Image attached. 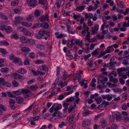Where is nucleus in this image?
<instances>
[{
  "instance_id": "0e129e2a",
  "label": "nucleus",
  "mask_w": 129,
  "mask_h": 129,
  "mask_svg": "<svg viewBox=\"0 0 129 129\" xmlns=\"http://www.w3.org/2000/svg\"><path fill=\"white\" fill-rule=\"evenodd\" d=\"M76 98V99L75 100V101L74 103V105H76V104H78V102L80 100V99L79 98Z\"/></svg>"
},
{
  "instance_id": "f03ea898",
  "label": "nucleus",
  "mask_w": 129,
  "mask_h": 129,
  "mask_svg": "<svg viewBox=\"0 0 129 129\" xmlns=\"http://www.w3.org/2000/svg\"><path fill=\"white\" fill-rule=\"evenodd\" d=\"M27 2L29 6L33 8L37 5V1L36 0H27Z\"/></svg>"
},
{
  "instance_id": "69168bd1",
  "label": "nucleus",
  "mask_w": 129,
  "mask_h": 129,
  "mask_svg": "<svg viewBox=\"0 0 129 129\" xmlns=\"http://www.w3.org/2000/svg\"><path fill=\"white\" fill-rule=\"evenodd\" d=\"M13 61L15 63H18L19 62V59L17 57H15Z\"/></svg>"
},
{
  "instance_id": "a211bd4d",
  "label": "nucleus",
  "mask_w": 129,
  "mask_h": 129,
  "mask_svg": "<svg viewBox=\"0 0 129 129\" xmlns=\"http://www.w3.org/2000/svg\"><path fill=\"white\" fill-rule=\"evenodd\" d=\"M40 11L39 10H37L34 12V14L35 17H37L40 15Z\"/></svg>"
},
{
  "instance_id": "603ef678",
  "label": "nucleus",
  "mask_w": 129,
  "mask_h": 129,
  "mask_svg": "<svg viewBox=\"0 0 129 129\" xmlns=\"http://www.w3.org/2000/svg\"><path fill=\"white\" fill-rule=\"evenodd\" d=\"M127 69L125 70L124 68L121 67V68H119L117 69V72H120V71H126Z\"/></svg>"
},
{
  "instance_id": "6e6d98bb",
  "label": "nucleus",
  "mask_w": 129,
  "mask_h": 129,
  "mask_svg": "<svg viewBox=\"0 0 129 129\" xmlns=\"http://www.w3.org/2000/svg\"><path fill=\"white\" fill-rule=\"evenodd\" d=\"M109 76L112 75L113 76V75L115 77L116 76V71H113L109 74Z\"/></svg>"
},
{
  "instance_id": "7ed1b4c3",
  "label": "nucleus",
  "mask_w": 129,
  "mask_h": 129,
  "mask_svg": "<svg viewBox=\"0 0 129 129\" xmlns=\"http://www.w3.org/2000/svg\"><path fill=\"white\" fill-rule=\"evenodd\" d=\"M75 114H74L70 115L67 118V120L69 123H72L75 118Z\"/></svg>"
},
{
  "instance_id": "864d4df0",
  "label": "nucleus",
  "mask_w": 129,
  "mask_h": 129,
  "mask_svg": "<svg viewBox=\"0 0 129 129\" xmlns=\"http://www.w3.org/2000/svg\"><path fill=\"white\" fill-rule=\"evenodd\" d=\"M109 64V66L108 67H110L111 68V69L114 70L115 69L114 68V67L115 66V65H114L113 63L112 64H111V61Z\"/></svg>"
},
{
  "instance_id": "052dcab7",
  "label": "nucleus",
  "mask_w": 129,
  "mask_h": 129,
  "mask_svg": "<svg viewBox=\"0 0 129 129\" xmlns=\"http://www.w3.org/2000/svg\"><path fill=\"white\" fill-rule=\"evenodd\" d=\"M43 62V61L41 60H37L35 62V63L37 64H40L42 63Z\"/></svg>"
},
{
  "instance_id": "bb28decb",
  "label": "nucleus",
  "mask_w": 129,
  "mask_h": 129,
  "mask_svg": "<svg viewBox=\"0 0 129 129\" xmlns=\"http://www.w3.org/2000/svg\"><path fill=\"white\" fill-rule=\"evenodd\" d=\"M9 69L8 68H2L1 69V71L2 73H6L8 72Z\"/></svg>"
},
{
  "instance_id": "c9c22d12",
  "label": "nucleus",
  "mask_w": 129,
  "mask_h": 129,
  "mask_svg": "<svg viewBox=\"0 0 129 129\" xmlns=\"http://www.w3.org/2000/svg\"><path fill=\"white\" fill-rule=\"evenodd\" d=\"M15 19L16 22H18L23 19V18L20 16L16 17L15 18Z\"/></svg>"
},
{
  "instance_id": "cd10ccee",
  "label": "nucleus",
  "mask_w": 129,
  "mask_h": 129,
  "mask_svg": "<svg viewBox=\"0 0 129 129\" xmlns=\"http://www.w3.org/2000/svg\"><path fill=\"white\" fill-rule=\"evenodd\" d=\"M1 43L3 45L7 46L9 45V44L7 41L3 40L1 42Z\"/></svg>"
},
{
  "instance_id": "393cba45",
  "label": "nucleus",
  "mask_w": 129,
  "mask_h": 129,
  "mask_svg": "<svg viewBox=\"0 0 129 129\" xmlns=\"http://www.w3.org/2000/svg\"><path fill=\"white\" fill-rule=\"evenodd\" d=\"M62 105L61 104H58L57 106H56L55 108L54 109V111H56L60 110L61 108Z\"/></svg>"
},
{
  "instance_id": "f704fd0d",
  "label": "nucleus",
  "mask_w": 129,
  "mask_h": 129,
  "mask_svg": "<svg viewBox=\"0 0 129 129\" xmlns=\"http://www.w3.org/2000/svg\"><path fill=\"white\" fill-rule=\"evenodd\" d=\"M95 100L96 102L98 104H100L102 101V100L101 97L95 99Z\"/></svg>"
},
{
  "instance_id": "1a4fd4ad",
  "label": "nucleus",
  "mask_w": 129,
  "mask_h": 129,
  "mask_svg": "<svg viewBox=\"0 0 129 129\" xmlns=\"http://www.w3.org/2000/svg\"><path fill=\"white\" fill-rule=\"evenodd\" d=\"M114 116L116 118L117 120H120L121 118V115L119 113V112H115L114 113Z\"/></svg>"
},
{
  "instance_id": "7c9ffc66",
  "label": "nucleus",
  "mask_w": 129,
  "mask_h": 129,
  "mask_svg": "<svg viewBox=\"0 0 129 129\" xmlns=\"http://www.w3.org/2000/svg\"><path fill=\"white\" fill-rule=\"evenodd\" d=\"M111 129H117V125L115 123H113L111 125Z\"/></svg>"
},
{
  "instance_id": "338daca9",
  "label": "nucleus",
  "mask_w": 129,
  "mask_h": 129,
  "mask_svg": "<svg viewBox=\"0 0 129 129\" xmlns=\"http://www.w3.org/2000/svg\"><path fill=\"white\" fill-rule=\"evenodd\" d=\"M6 28L5 25H3L1 26L0 29L2 30H5L6 31Z\"/></svg>"
},
{
  "instance_id": "6ab92c4d",
  "label": "nucleus",
  "mask_w": 129,
  "mask_h": 129,
  "mask_svg": "<svg viewBox=\"0 0 129 129\" xmlns=\"http://www.w3.org/2000/svg\"><path fill=\"white\" fill-rule=\"evenodd\" d=\"M41 23H40L39 22L38 23L35 24L33 27L32 28L33 29L36 28L41 27Z\"/></svg>"
},
{
  "instance_id": "5701e85b",
  "label": "nucleus",
  "mask_w": 129,
  "mask_h": 129,
  "mask_svg": "<svg viewBox=\"0 0 129 129\" xmlns=\"http://www.w3.org/2000/svg\"><path fill=\"white\" fill-rule=\"evenodd\" d=\"M42 33H43V36L45 35H46L47 36L49 37L50 36V34L49 32L48 31L46 30H42Z\"/></svg>"
},
{
  "instance_id": "39448f33",
  "label": "nucleus",
  "mask_w": 129,
  "mask_h": 129,
  "mask_svg": "<svg viewBox=\"0 0 129 129\" xmlns=\"http://www.w3.org/2000/svg\"><path fill=\"white\" fill-rule=\"evenodd\" d=\"M13 76L16 78L20 79L22 80H23L25 78L24 77L21 76L19 74H18L16 73H15L13 74Z\"/></svg>"
},
{
  "instance_id": "473e14b6",
  "label": "nucleus",
  "mask_w": 129,
  "mask_h": 129,
  "mask_svg": "<svg viewBox=\"0 0 129 129\" xmlns=\"http://www.w3.org/2000/svg\"><path fill=\"white\" fill-rule=\"evenodd\" d=\"M74 97H71L67 98L66 100V101L68 103L70 102L73 101L74 100Z\"/></svg>"
},
{
  "instance_id": "5fc2aeb1",
  "label": "nucleus",
  "mask_w": 129,
  "mask_h": 129,
  "mask_svg": "<svg viewBox=\"0 0 129 129\" xmlns=\"http://www.w3.org/2000/svg\"><path fill=\"white\" fill-rule=\"evenodd\" d=\"M11 36L12 37H13L14 39H18L19 38L17 34H13L12 35H11Z\"/></svg>"
},
{
  "instance_id": "f8f14e48",
  "label": "nucleus",
  "mask_w": 129,
  "mask_h": 129,
  "mask_svg": "<svg viewBox=\"0 0 129 129\" xmlns=\"http://www.w3.org/2000/svg\"><path fill=\"white\" fill-rule=\"evenodd\" d=\"M85 5L77 7L75 9V10L79 12H81L84 10L85 7Z\"/></svg>"
},
{
  "instance_id": "20e7f679",
  "label": "nucleus",
  "mask_w": 129,
  "mask_h": 129,
  "mask_svg": "<svg viewBox=\"0 0 129 129\" xmlns=\"http://www.w3.org/2000/svg\"><path fill=\"white\" fill-rule=\"evenodd\" d=\"M42 32V30H40L38 34H36L35 35L36 37L38 39H42L43 36V34Z\"/></svg>"
},
{
  "instance_id": "de8ad7c7",
  "label": "nucleus",
  "mask_w": 129,
  "mask_h": 129,
  "mask_svg": "<svg viewBox=\"0 0 129 129\" xmlns=\"http://www.w3.org/2000/svg\"><path fill=\"white\" fill-rule=\"evenodd\" d=\"M27 42L30 45L33 44L35 43V42L34 40L29 39H28Z\"/></svg>"
},
{
  "instance_id": "774afa93",
  "label": "nucleus",
  "mask_w": 129,
  "mask_h": 129,
  "mask_svg": "<svg viewBox=\"0 0 129 129\" xmlns=\"http://www.w3.org/2000/svg\"><path fill=\"white\" fill-rule=\"evenodd\" d=\"M14 104H9V106L13 110L15 109L16 108L15 106L14 105Z\"/></svg>"
},
{
  "instance_id": "6e6552de",
  "label": "nucleus",
  "mask_w": 129,
  "mask_h": 129,
  "mask_svg": "<svg viewBox=\"0 0 129 129\" xmlns=\"http://www.w3.org/2000/svg\"><path fill=\"white\" fill-rule=\"evenodd\" d=\"M22 32L25 35L27 36H31V33L25 28H23Z\"/></svg>"
},
{
  "instance_id": "b1692460",
  "label": "nucleus",
  "mask_w": 129,
  "mask_h": 129,
  "mask_svg": "<svg viewBox=\"0 0 129 129\" xmlns=\"http://www.w3.org/2000/svg\"><path fill=\"white\" fill-rule=\"evenodd\" d=\"M12 84L15 87H17L19 85L18 83L15 80H13L12 81Z\"/></svg>"
},
{
  "instance_id": "09e8293b",
  "label": "nucleus",
  "mask_w": 129,
  "mask_h": 129,
  "mask_svg": "<svg viewBox=\"0 0 129 129\" xmlns=\"http://www.w3.org/2000/svg\"><path fill=\"white\" fill-rule=\"evenodd\" d=\"M0 52L4 54H6L7 53L6 49L4 48H0Z\"/></svg>"
},
{
  "instance_id": "e2e57ef3",
  "label": "nucleus",
  "mask_w": 129,
  "mask_h": 129,
  "mask_svg": "<svg viewBox=\"0 0 129 129\" xmlns=\"http://www.w3.org/2000/svg\"><path fill=\"white\" fill-rule=\"evenodd\" d=\"M117 11L119 12V14H122L124 13V11L123 9H119L118 8L116 9Z\"/></svg>"
},
{
  "instance_id": "2eb2a0df",
  "label": "nucleus",
  "mask_w": 129,
  "mask_h": 129,
  "mask_svg": "<svg viewBox=\"0 0 129 129\" xmlns=\"http://www.w3.org/2000/svg\"><path fill=\"white\" fill-rule=\"evenodd\" d=\"M67 28L68 29L67 31L70 33L73 34H75V31H73L72 28H71L70 26L67 25Z\"/></svg>"
},
{
  "instance_id": "c85d7f7f",
  "label": "nucleus",
  "mask_w": 129,
  "mask_h": 129,
  "mask_svg": "<svg viewBox=\"0 0 129 129\" xmlns=\"http://www.w3.org/2000/svg\"><path fill=\"white\" fill-rule=\"evenodd\" d=\"M16 103L15 100L12 98L9 99V104H15Z\"/></svg>"
},
{
  "instance_id": "9d476101",
  "label": "nucleus",
  "mask_w": 129,
  "mask_h": 129,
  "mask_svg": "<svg viewBox=\"0 0 129 129\" xmlns=\"http://www.w3.org/2000/svg\"><path fill=\"white\" fill-rule=\"evenodd\" d=\"M16 101L18 104H22L23 102V100L22 97L17 96V98Z\"/></svg>"
},
{
  "instance_id": "3c124183",
  "label": "nucleus",
  "mask_w": 129,
  "mask_h": 129,
  "mask_svg": "<svg viewBox=\"0 0 129 129\" xmlns=\"http://www.w3.org/2000/svg\"><path fill=\"white\" fill-rule=\"evenodd\" d=\"M34 103H33L30 106H29L27 108L25 109V111H30L32 109V107L34 105Z\"/></svg>"
},
{
  "instance_id": "bf43d9fd",
  "label": "nucleus",
  "mask_w": 129,
  "mask_h": 129,
  "mask_svg": "<svg viewBox=\"0 0 129 129\" xmlns=\"http://www.w3.org/2000/svg\"><path fill=\"white\" fill-rule=\"evenodd\" d=\"M120 83L121 84H123L125 83V81L122 78H120L119 79Z\"/></svg>"
},
{
  "instance_id": "2f4dec72",
  "label": "nucleus",
  "mask_w": 129,
  "mask_h": 129,
  "mask_svg": "<svg viewBox=\"0 0 129 129\" xmlns=\"http://www.w3.org/2000/svg\"><path fill=\"white\" fill-rule=\"evenodd\" d=\"M13 30L12 29L11 27L9 26L7 28H6V32L7 33H10Z\"/></svg>"
},
{
  "instance_id": "dca6fc26",
  "label": "nucleus",
  "mask_w": 129,
  "mask_h": 129,
  "mask_svg": "<svg viewBox=\"0 0 129 129\" xmlns=\"http://www.w3.org/2000/svg\"><path fill=\"white\" fill-rule=\"evenodd\" d=\"M84 81L86 82V80H83L81 82V86H83L84 85V86L83 87V88L86 89L87 87V85L86 83V82L85 83Z\"/></svg>"
},
{
  "instance_id": "4be33fe9",
  "label": "nucleus",
  "mask_w": 129,
  "mask_h": 129,
  "mask_svg": "<svg viewBox=\"0 0 129 129\" xmlns=\"http://www.w3.org/2000/svg\"><path fill=\"white\" fill-rule=\"evenodd\" d=\"M19 3V1L18 0H15L13 1L11 3V5L12 6H14L18 5Z\"/></svg>"
},
{
  "instance_id": "412c9836",
  "label": "nucleus",
  "mask_w": 129,
  "mask_h": 129,
  "mask_svg": "<svg viewBox=\"0 0 129 129\" xmlns=\"http://www.w3.org/2000/svg\"><path fill=\"white\" fill-rule=\"evenodd\" d=\"M18 73H20L22 74H24L27 72L26 70L23 68L21 69L18 70Z\"/></svg>"
},
{
  "instance_id": "a19ab883",
  "label": "nucleus",
  "mask_w": 129,
  "mask_h": 129,
  "mask_svg": "<svg viewBox=\"0 0 129 129\" xmlns=\"http://www.w3.org/2000/svg\"><path fill=\"white\" fill-rule=\"evenodd\" d=\"M12 92L16 95H19L21 94V92L18 90L13 91Z\"/></svg>"
},
{
  "instance_id": "13d9d810",
  "label": "nucleus",
  "mask_w": 129,
  "mask_h": 129,
  "mask_svg": "<svg viewBox=\"0 0 129 129\" xmlns=\"http://www.w3.org/2000/svg\"><path fill=\"white\" fill-rule=\"evenodd\" d=\"M90 56L91 55L90 54H89L87 55H85L84 56V59L85 60H87L90 57Z\"/></svg>"
},
{
  "instance_id": "72a5a7b5",
  "label": "nucleus",
  "mask_w": 129,
  "mask_h": 129,
  "mask_svg": "<svg viewBox=\"0 0 129 129\" xmlns=\"http://www.w3.org/2000/svg\"><path fill=\"white\" fill-rule=\"evenodd\" d=\"M34 16L31 15H30L27 17V20L29 21H31L33 19Z\"/></svg>"
},
{
  "instance_id": "4d7b16f0",
  "label": "nucleus",
  "mask_w": 129,
  "mask_h": 129,
  "mask_svg": "<svg viewBox=\"0 0 129 129\" xmlns=\"http://www.w3.org/2000/svg\"><path fill=\"white\" fill-rule=\"evenodd\" d=\"M76 125L75 124H71L69 125V129H74L76 126Z\"/></svg>"
},
{
  "instance_id": "aec40b11",
  "label": "nucleus",
  "mask_w": 129,
  "mask_h": 129,
  "mask_svg": "<svg viewBox=\"0 0 129 129\" xmlns=\"http://www.w3.org/2000/svg\"><path fill=\"white\" fill-rule=\"evenodd\" d=\"M89 123L87 120H84L82 123V126L83 127H85L89 124Z\"/></svg>"
},
{
  "instance_id": "423d86ee",
  "label": "nucleus",
  "mask_w": 129,
  "mask_h": 129,
  "mask_svg": "<svg viewBox=\"0 0 129 129\" xmlns=\"http://www.w3.org/2000/svg\"><path fill=\"white\" fill-rule=\"evenodd\" d=\"M28 38L26 36H22L20 38V40L22 43H26L28 41Z\"/></svg>"
},
{
  "instance_id": "a18cd8bd",
  "label": "nucleus",
  "mask_w": 129,
  "mask_h": 129,
  "mask_svg": "<svg viewBox=\"0 0 129 129\" xmlns=\"http://www.w3.org/2000/svg\"><path fill=\"white\" fill-rule=\"evenodd\" d=\"M123 27H129V20H128L127 23L124 22L123 23Z\"/></svg>"
},
{
  "instance_id": "49530a36",
  "label": "nucleus",
  "mask_w": 129,
  "mask_h": 129,
  "mask_svg": "<svg viewBox=\"0 0 129 129\" xmlns=\"http://www.w3.org/2000/svg\"><path fill=\"white\" fill-rule=\"evenodd\" d=\"M37 47L38 48L40 49L41 50H43L44 48V46L40 44L38 45L37 46Z\"/></svg>"
},
{
  "instance_id": "c756f323",
  "label": "nucleus",
  "mask_w": 129,
  "mask_h": 129,
  "mask_svg": "<svg viewBox=\"0 0 129 129\" xmlns=\"http://www.w3.org/2000/svg\"><path fill=\"white\" fill-rule=\"evenodd\" d=\"M106 97L107 100L109 101H110L112 98V94H107Z\"/></svg>"
},
{
  "instance_id": "0eeeda50",
  "label": "nucleus",
  "mask_w": 129,
  "mask_h": 129,
  "mask_svg": "<svg viewBox=\"0 0 129 129\" xmlns=\"http://www.w3.org/2000/svg\"><path fill=\"white\" fill-rule=\"evenodd\" d=\"M20 23L22 25H24L27 27H30L32 25L31 23L26 21L22 22Z\"/></svg>"
},
{
  "instance_id": "58836bf2",
  "label": "nucleus",
  "mask_w": 129,
  "mask_h": 129,
  "mask_svg": "<svg viewBox=\"0 0 129 129\" xmlns=\"http://www.w3.org/2000/svg\"><path fill=\"white\" fill-rule=\"evenodd\" d=\"M39 20L41 22H43L45 21L46 20H47V19L45 17V16L43 15L40 17Z\"/></svg>"
},
{
  "instance_id": "4468645a",
  "label": "nucleus",
  "mask_w": 129,
  "mask_h": 129,
  "mask_svg": "<svg viewBox=\"0 0 129 129\" xmlns=\"http://www.w3.org/2000/svg\"><path fill=\"white\" fill-rule=\"evenodd\" d=\"M70 42L72 43H73V44L74 45H75L76 44L78 45H80V42L79 41L76 40L74 39L71 40L70 41Z\"/></svg>"
},
{
  "instance_id": "f3484780",
  "label": "nucleus",
  "mask_w": 129,
  "mask_h": 129,
  "mask_svg": "<svg viewBox=\"0 0 129 129\" xmlns=\"http://www.w3.org/2000/svg\"><path fill=\"white\" fill-rule=\"evenodd\" d=\"M21 92L24 94H26L27 93H29L30 94H31V92L30 90L27 89L22 88L21 89Z\"/></svg>"
},
{
  "instance_id": "8fccbe9b",
  "label": "nucleus",
  "mask_w": 129,
  "mask_h": 129,
  "mask_svg": "<svg viewBox=\"0 0 129 129\" xmlns=\"http://www.w3.org/2000/svg\"><path fill=\"white\" fill-rule=\"evenodd\" d=\"M76 105H74L73 106L72 105L71 106V107H72H72L69 109L68 110V113H70L74 109L75 107H76Z\"/></svg>"
},
{
  "instance_id": "a878e982",
  "label": "nucleus",
  "mask_w": 129,
  "mask_h": 129,
  "mask_svg": "<svg viewBox=\"0 0 129 129\" xmlns=\"http://www.w3.org/2000/svg\"><path fill=\"white\" fill-rule=\"evenodd\" d=\"M3 85L6 86L8 87H10L11 86V84L10 83L8 82L5 81Z\"/></svg>"
},
{
  "instance_id": "4c0bfd02",
  "label": "nucleus",
  "mask_w": 129,
  "mask_h": 129,
  "mask_svg": "<svg viewBox=\"0 0 129 129\" xmlns=\"http://www.w3.org/2000/svg\"><path fill=\"white\" fill-rule=\"evenodd\" d=\"M97 38L99 40L104 39L105 38V37L104 35H101L99 34H98L97 35Z\"/></svg>"
},
{
  "instance_id": "f257e3e1",
  "label": "nucleus",
  "mask_w": 129,
  "mask_h": 129,
  "mask_svg": "<svg viewBox=\"0 0 129 129\" xmlns=\"http://www.w3.org/2000/svg\"><path fill=\"white\" fill-rule=\"evenodd\" d=\"M21 50L22 52L24 53V55L25 56L28 55L29 53L30 52V49L27 47L25 46L22 47L21 48Z\"/></svg>"
},
{
  "instance_id": "ea45409f",
  "label": "nucleus",
  "mask_w": 129,
  "mask_h": 129,
  "mask_svg": "<svg viewBox=\"0 0 129 129\" xmlns=\"http://www.w3.org/2000/svg\"><path fill=\"white\" fill-rule=\"evenodd\" d=\"M87 65L89 66V67L91 68L93 67V61L90 60H89L87 63Z\"/></svg>"
},
{
  "instance_id": "9b49d317",
  "label": "nucleus",
  "mask_w": 129,
  "mask_h": 129,
  "mask_svg": "<svg viewBox=\"0 0 129 129\" xmlns=\"http://www.w3.org/2000/svg\"><path fill=\"white\" fill-rule=\"evenodd\" d=\"M101 125L102 127H104L106 126L107 125L106 121L104 119H102L101 121Z\"/></svg>"
},
{
  "instance_id": "37998d69",
  "label": "nucleus",
  "mask_w": 129,
  "mask_h": 129,
  "mask_svg": "<svg viewBox=\"0 0 129 129\" xmlns=\"http://www.w3.org/2000/svg\"><path fill=\"white\" fill-rule=\"evenodd\" d=\"M6 93H7V94L8 95V96L9 97L13 98H15L16 97V96L15 95H13L12 93L10 92H7Z\"/></svg>"
},
{
  "instance_id": "e433bc0d",
  "label": "nucleus",
  "mask_w": 129,
  "mask_h": 129,
  "mask_svg": "<svg viewBox=\"0 0 129 129\" xmlns=\"http://www.w3.org/2000/svg\"><path fill=\"white\" fill-rule=\"evenodd\" d=\"M0 17L1 18L4 19L5 20H7L8 18L4 14L2 13H0Z\"/></svg>"
},
{
  "instance_id": "680f3d73",
  "label": "nucleus",
  "mask_w": 129,
  "mask_h": 129,
  "mask_svg": "<svg viewBox=\"0 0 129 129\" xmlns=\"http://www.w3.org/2000/svg\"><path fill=\"white\" fill-rule=\"evenodd\" d=\"M38 109V107H37L36 105H35V107L34 108V111H35V112H34L33 114L34 115H36L37 113L36 111Z\"/></svg>"
},
{
  "instance_id": "ddd939ff",
  "label": "nucleus",
  "mask_w": 129,
  "mask_h": 129,
  "mask_svg": "<svg viewBox=\"0 0 129 129\" xmlns=\"http://www.w3.org/2000/svg\"><path fill=\"white\" fill-rule=\"evenodd\" d=\"M41 27H42L45 28V29H48L49 27V24L48 23L44 22L41 23Z\"/></svg>"
},
{
  "instance_id": "c03bdc74",
  "label": "nucleus",
  "mask_w": 129,
  "mask_h": 129,
  "mask_svg": "<svg viewBox=\"0 0 129 129\" xmlns=\"http://www.w3.org/2000/svg\"><path fill=\"white\" fill-rule=\"evenodd\" d=\"M61 0H58V2L56 3L57 7L59 8L61 5Z\"/></svg>"
},
{
  "instance_id": "79ce46f5",
  "label": "nucleus",
  "mask_w": 129,
  "mask_h": 129,
  "mask_svg": "<svg viewBox=\"0 0 129 129\" xmlns=\"http://www.w3.org/2000/svg\"><path fill=\"white\" fill-rule=\"evenodd\" d=\"M38 88V87L36 85L34 86H31L29 88L30 89L33 91L36 90Z\"/></svg>"
}]
</instances>
